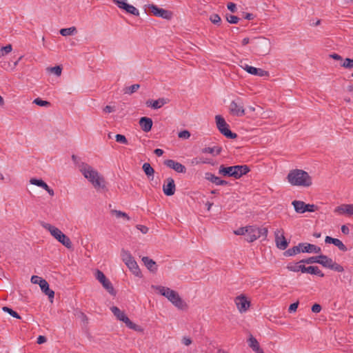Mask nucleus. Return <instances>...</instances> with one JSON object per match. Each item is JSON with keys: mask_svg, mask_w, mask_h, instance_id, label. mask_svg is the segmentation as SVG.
<instances>
[{"mask_svg": "<svg viewBox=\"0 0 353 353\" xmlns=\"http://www.w3.org/2000/svg\"><path fill=\"white\" fill-rule=\"evenodd\" d=\"M81 172L85 179H87L96 189H102L107 190L105 186V181L99 173L94 170L92 166L88 164H83Z\"/></svg>", "mask_w": 353, "mask_h": 353, "instance_id": "f257e3e1", "label": "nucleus"}, {"mask_svg": "<svg viewBox=\"0 0 353 353\" xmlns=\"http://www.w3.org/2000/svg\"><path fill=\"white\" fill-rule=\"evenodd\" d=\"M288 181L293 186L309 187L312 185V177L309 174L300 169L290 171L287 176Z\"/></svg>", "mask_w": 353, "mask_h": 353, "instance_id": "f03ea898", "label": "nucleus"}, {"mask_svg": "<svg viewBox=\"0 0 353 353\" xmlns=\"http://www.w3.org/2000/svg\"><path fill=\"white\" fill-rule=\"evenodd\" d=\"M250 171V167L247 165H236L232 166H225L221 165L219 169V174L228 177H234L236 179H240Z\"/></svg>", "mask_w": 353, "mask_h": 353, "instance_id": "7ed1b4c3", "label": "nucleus"}, {"mask_svg": "<svg viewBox=\"0 0 353 353\" xmlns=\"http://www.w3.org/2000/svg\"><path fill=\"white\" fill-rule=\"evenodd\" d=\"M43 227L48 230L50 232L51 235L63 245L69 249L72 248V244L70 238L63 234L59 228L50 223H45Z\"/></svg>", "mask_w": 353, "mask_h": 353, "instance_id": "20e7f679", "label": "nucleus"}, {"mask_svg": "<svg viewBox=\"0 0 353 353\" xmlns=\"http://www.w3.org/2000/svg\"><path fill=\"white\" fill-rule=\"evenodd\" d=\"M112 312L114 315L117 318L118 320L125 323V325L134 331L137 332H143V328L134 323H133L124 313V312L121 311L118 307L112 306L110 308Z\"/></svg>", "mask_w": 353, "mask_h": 353, "instance_id": "39448f33", "label": "nucleus"}, {"mask_svg": "<svg viewBox=\"0 0 353 353\" xmlns=\"http://www.w3.org/2000/svg\"><path fill=\"white\" fill-rule=\"evenodd\" d=\"M247 230V237L245 238L248 242H253L261 236H263L265 239L268 235V228L265 227L259 228L256 225L246 226Z\"/></svg>", "mask_w": 353, "mask_h": 353, "instance_id": "423d86ee", "label": "nucleus"}, {"mask_svg": "<svg viewBox=\"0 0 353 353\" xmlns=\"http://www.w3.org/2000/svg\"><path fill=\"white\" fill-rule=\"evenodd\" d=\"M215 121L219 131L224 137L230 139H234L237 137V134L230 130L229 125L226 123L225 119L221 115H216L215 117Z\"/></svg>", "mask_w": 353, "mask_h": 353, "instance_id": "0eeeda50", "label": "nucleus"}, {"mask_svg": "<svg viewBox=\"0 0 353 353\" xmlns=\"http://www.w3.org/2000/svg\"><path fill=\"white\" fill-rule=\"evenodd\" d=\"M296 212L303 214L306 212H313L319 209V207L314 204H307L302 201L294 200L292 202Z\"/></svg>", "mask_w": 353, "mask_h": 353, "instance_id": "6e6552de", "label": "nucleus"}, {"mask_svg": "<svg viewBox=\"0 0 353 353\" xmlns=\"http://www.w3.org/2000/svg\"><path fill=\"white\" fill-rule=\"evenodd\" d=\"M96 279L102 284L103 287L111 294L116 295V291L109 281L105 276L103 272L99 270H97L95 273Z\"/></svg>", "mask_w": 353, "mask_h": 353, "instance_id": "1a4fd4ad", "label": "nucleus"}, {"mask_svg": "<svg viewBox=\"0 0 353 353\" xmlns=\"http://www.w3.org/2000/svg\"><path fill=\"white\" fill-rule=\"evenodd\" d=\"M230 112L232 115L236 117H242L245 114V110L241 99L238 98L232 101L230 105Z\"/></svg>", "mask_w": 353, "mask_h": 353, "instance_id": "9d476101", "label": "nucleus"}, {"mask_svg": "<svg viewBox=\"0 0 353 353\" xmlns=\"http://www.w3.org/2000/svg\"><path fill=\"white\" fill-rule=\"evenodd\" d=\"M148 10L154 16L159 17L165 19H170L172 17V12L171 11L159 8L157 6L154 4L149 5Z\"/></svg>", "mask_w": 353, "mask_h": 353, "instance_id": "9b49d317", "label": "nucleus"}, {"mask_svg": "<svg viewBox=\"0 0 353 353\" xmlns=\"http://www.w3.org/2000/svg\"><path fill=\"white\" fill-rule=\"evenodd\" d=\"M283 233L282 229L276 230L274 232L276 245L277 248L281 250H285L288 247L290 243L284 236Z\"/></svg>", "mask_w": 353, "mask_h": 353, "instance_id": "f8f14e48", "label": "nucleus"}, {"mask_svg": "<svg viewBox=\"0 0 353 353\" xmlns=\"http://www.w3.org/2000/svg\"><path fill=\"white\" fill-rule=\"evenodd\" d=\"M168 300L177 308L184 310L188 307L187 303L181 298L179 293L174 290L170 292Z\"/></svg>", "mask_w": 353, "mask_h": 353, "instance_id": "ddd939ff", "label": "nucleus"}, {"mask_svg": "<svg viewBox=\"0 0 353 353\" xmlns=\"http://www.w3.org/2000/svg\"><path fill=\"white\" fill-rule=\"evenodd\" d=\"M241 67L250 74L258 77H269V72L261 68H255L246 63L241 64Z\"/></svg>", "mask_w": 353, "mask_h": 353, "instance_id": "4468645a", "label": "nucleus"}, {"mask_svg": "<svg viewBox=\"0 0 353 353\" xmlns=\"http://www.w3.org/2000/svg\"><path fill=\"white\" fill-rule=\"evenodd\" d=\"M163 191L165 195L170 196L174 194L176 185L174 180L172 177L168 178L163 185Z\"/></svg>", "mask_w": 353, "mask_h": 353, "instance_id": "2eb2a0df", "label": "nucleus"}, {"mask_svg": "<svg viewBox=\"0 0 353 353\" xmlns=\"http://www.w3.org/2000/svg\"><path fill=\"white\" fill-rule=\"evenodd\" d=\"M163 164L169 168L173 169L178 173H185L186 168L181 163L175 161L172 159H166L163 161Z\"/></svg>", "mask_w": 353, "mask_h": 353, "instance_id": "dca6fc26", "label": "nucleus"}, {"mask_svg": "<svg viewBox=\"0 0 353 353\" xmlns=\"http://www.w3.org/2000/svg\"><path fill=\"white\" fill-rule=\"evenodd\" d=\"M235 303L241 312H245L250 305V302L248 301L247 298L243 294L236 298Z\"/></svg>", "mask_w": 353, "mask_h": 353, "instance_id": "f3484780", "label": "nucleus"}, {"mask_svg": "<svg viewBox=\"0 0 353 353\" xmlns=\"http://www.w3.org/2000/svg\"><path fill=\"white\" fill-rule=\"evenodd\" d=\"M169 101L170 100L167 98H159L157 100H148L145 104L148 107H150L154 110H157L168 103Z\"/></svg>", "mask_w": 353, "mask_h": 353, "instance_id": "a211bd4d", "label": "nucleus"}, {"mask_svg": "<svg viewBox=\"0 0 353 353\" xmlns=\"http://www.w3.org/2000/svg\"><path fill=\"white\" fill-rule=\"evenodd\" d=\"M271 48L270 46H252L250 51L256 56H265L270 53Z\"/></svg>", "mask_w": 353, "mask_h": 353, "instance_id": "6ab92c4d", "label": "nucleus"}, {"mask_svg": "<svg viewBox=\"0 0 353 353\" xmlns=\"http://www.w3.org/2000/svg\"><path fill=\"white\" fill-rule=\"evenodd\" d=\"M204 178L216 185H227L229 184L228 181L221 179L211 172H205Z\"/></svg>", "mask_w": 353, "mask_h": 353, "instance_id": "aec40b11", "label": "nucleus"}, {"mask_svg": "<svg viewBox=\"0 0 353 353\" xmlns=\"http://www.w3.org/2000/svg\"><path fill=\"white\" fill-rule=\"evenodd\" d=\"M139 123L143 131L148 132L152 130L153 121L151 118L143 117L139 119Z\"/></svg>", "mask_w": 353, "mask_h": 353, "instance_id": "412c9836", "label": "nucleus"}, {"mask_svg": "<svg viewBox=\"0 0 353 353\" xmlns=\"http://www.w3.org/2000/svg\"><path fill=\"white\" fill-rule=\"evenodd\" d=\"M301 251L303 253H320L321 252V248L316 245L308 243H301Z\"/></svg>", "mask_w": 353, "mask_h": 353, "instance_id": "4be33fe9", "label": "nucleus"}, {"mask_svg": "<svg viewBox=\"0 0 353 353\" xmlns=\"http://www.w3.org/2000/svg\"><path fill=\"white\" fill-rule=\"evenodd\" d=\"M286 268L291 272L301 273H305L306 266L303 263H300V261L296 263H290L287 265Z\"/></svg>", "mask_w": 353, "mask_h": 353, "instance_id": "5701e85b", "label": "nucleus"}, {"mask_svg": "<svg viewBox=\"0 0 353 353\" xmlns=\"http://www.w3.org/2000/svg\"><path fill=\"white\" fill-rule=\"evenodd\" d=\"M325 242L329 244H333L336 246L340 250L343 252H346L347 250V247L343 244V243L336 238H333L329 236H325Z\"/></svg>", "mask_w": 353, "mask_h": 353, "instance_id": "b1692460", "label": "nucleus"}, {"mask_svg": "<svg viewBox=\"0 0 353 353\" xmlns=\"http://www.w3.org/2000/svg\"><path fill=\"white\" fill-rule=\"evenodd\" d=\"M40 282L41 283H39V286L41 291L47 295L50 299H52L54 296V292L50 288L48 283L46 280L43 281H40Z\"/></svg>", "mask_w": 353, "mask_h": 353, "instance_id": "393cba45", "label": "nucleus"}, {"mask_svg": "<svg viewBox=\"0 0 353 353\" xmlns=\"http://www.w3.org/2000/svg\"><path fill=\"white\" fill-rule=\"evenodd\" d=\"M248 345L256 353H264L257 340L251 334L248 340Z\"/></svg>", "mask_w": 353, "mask_h": 353, "instance_id": "a878e982", "label": "nucleus"}, {"mask_svg": "<svg viewBox=\"0 0 353 353\" xmlns=\"http://www.w3.org/2000/svg\"><path fill=\"white\" fill-rule=\"evenodd\" d=\"M141 260L150 272L154 273L157 271L158 265L154 260L150 259L148 256H143Z\"/></svg>", "mask_w": 353, "mask_h": 353, "instance_id": "bb28decb", "label": "nucleus"}, {"mask_svg": "<svg viewBox=\"0 0 353 353\" xmlns=\"http://www.w3.org/2000/svg\"><path fill=\"white\" fill-rule=\"evenodd\" d=\"M131 272L137 276H141V272L136 261L132 259L125 264Z\"/></svg>", "mask_w": 353, "mask_h": 353, "instance_id": "cd10ccee", "label": "nucleus"}, {"mask_svg": "<svg viewBox=\"0 0 353 353\" xmlns=\"http://www.w3.org/2000/svg\"><path fill=\"white\" fill-rule=\"evenodd\" d=\"M300 252H302L301 243H299L298 245H295V246L285 250L283 252V256H286V257L292 256H294Z\"/></svg>", "mask_w": 353, "mask_h": 353, "instance_id": "c85d7f7f", "label": "nucleus"}, {"mask_svg": "<svg viewBox=\"0 0 353 353\" xmlns=\"http://www.w3.org/2000/svg\"><path fill=\"white\" fill-rule=\"evenodd\" d=\"M222 147L221 146H214V147H206L202 149V153L206 154L210 153L213 156H217L221 154L222 152Z\"/></svg>", "mask_w": 353, "mask_h": 353, "instance_id": "c756f323", "label": "nucleus"}, {"mask_svg": "<svg viewBox=\"0 0 353 353\" xmlns=\"http://www.w3.org/2000/svg\"><path fill=\"white\" fill-rule=\"evenodd\" d=\"M305 273L316 275L320 277H323L325 276L324 273L319 268L318 266H308L306 267Z\"/></svg>", "mask_w": 353, "mask_h": 353, "instance_id": "7c9ffc66", "label": "nucleus"}, {"mask_svg": "<svg viewBox=\"0 0 353 353\" xmlns=\"http://www.w3.org/2000/svg\"><path fill=\"white\" fill-rule=\"evenodd\" d=\"M319 259V264L321 265L324 268L330 269L332 263H333V260L324 254H320Z\"/></svg>", "mask_w": 353, "mask_h": 353, "instance_id": "2f4dec72", "label": "nucleus"}, {"mask_svg": "<svg viewBox=\"0 0 353 353\" xmlns=\"http://www.w3.org/2000/svg\"><path fill=\"white\" fill-rule=\"evenodd\" d=\"M271 41L263 36L252 37V44H270Z\"/></svg>", "mask_w": 353, "mask_h": 353, "instance_id": "473e14b6", "label": "nucleus"}, {"mask_svg": "<svg viewBox=\"0 0 353 353\" xmlns=\"http://www.w3.org/2000/svg\"><path fill=\"white\" fill-rule=\"evenodd\" d=\"M142 169L148 179H150V176H152V179H153L154 170L149 163H144Z\"/></svg>", "mask_w": 353, "mask_h": 353, "instance_id": "72a5a7b5", "label": "nucleus"}, {"mask_svg": "<svg viewBox=\"0 0 353 353\" xmlns=\"http://www.w3.org/2000/svg\"><path fill=\"white\" fill-rule=\"evenodd\" d=\"M60 34L62 36L66 37L69 35H72L77 32V28L74 26L68 28H62L60 30Z\"/></svg>", "mask_w": 353, "mask_h": 353, "instance_id": "f704fd0d", "label": "nucleus"}, {"mask_svg": "<svg viewBox=\"0 0 353 353\" xmlns=\"http://www.w3.org/2000/svg\"><path fill=\"white\" fill-rule=\"evenodd\" d=\"M320 255L313 256L306 259H303L300 260V263H303V264H312V263H319Z\"/></svg>", "mask_w": 353, "mask_h": 353, "instance_id": "c9c22d12", "label": "nucleus"}, {"mask_svg": "<svg viewBox=\"0 0 353 353\" xmlns=\"http://www.w3.org/2000/svg\"><path fill=\"white\" fill-rule=\"evenodd\" d=\"M157 290H159V292L161 294V295L166 297L168 299L170 296V292L173 291V290L164 286H157Z\"/></svg>", "mask_w": 353, "mask_h": 353, "instance_id": "e433bc0d", "label": "nucleus"}, {"mask_svg": "<svg viewBox=\"0 0 353 353\" xmlns=\"http://www.w3.org/2000/svg\"><path fill=\"white\" fill-rule=\"evenodd\" d=\"M110 212L112 214L115 215L117 218H123L126 221L130 220V217L124 212L117 210H112Z\"/></svg>", "mask_w": 353, "mask_h": 353, "instance_id": "4c0bfd02", "label": "nucleus"}, {"mask_svg": "<svg viewBox=\"0 0 353 353\" xmlns=\"http://www.w3.org/2000/svg\"><path fill=\"white\" fill-rule=\"evenodd\" d=\"M121 258L125 264L134 259L130 252L128 250H125L124 249H122L121 250Z\"/></svg>", "mask_w": 353, "mask_h": 353, "instance_id": "58836bf2", "label": "nucleus"}, {"mask_svg": "<svg viewBox=\"0 0 353 353\" xmlns=\"http://www.w3.org/2000/svg\"><path fill=\"white\" fill-rule=\"evenodd\" d=\"M2 310L5 312H7L14 318H16L17 319H21V316L16 311L13 310L12 308L9 307L4 306L2 307Z\"/></svg>", "mask_w": 353, "mask_h": 353, "instance_id": "ea45409f", "label": "nucleus"}, {"mask_svg": "<svg viewBox=\"0 0 353 353\" xmlns=\"http://www.w3.org/2000/svg\"><path fill=\"white\" fill-rule=\"evenodd\" d=\"M140 88L139 84H133L130 86L126 87L124 89V93L128 94H132L134 92H137Z\"/></svg>", "mask_w": 353, "mask_h": 353, "instance_id": "a19ab883", "label": "nucleus"}, {"mask_svg": "<svg viewBox=\"0 0 353 353\" xmlns=\"http://www.w3.org/2000/svg\"><path fill=\"white\" fill-rule=\"evenodd\" d=\"M124 10L127 12L130 13L135 16H138L139 14V10L134 6L130 5L128 3L125 5V8H124Z\"/></svg>", "mask_w": 353, "mask_h": 353, "instance_id": "79ce46f5", "label": "nucleus"}, {"mask_svg": "<svg viewBox=\"0 0 353 353\" xmlns=\"http://www.w3.org/2000/svg\"><path fill=\"white\" fill-rule=\"evenodd\" d=\"M341 66L347 69L353 68V59H345L341 63Z\"/></svg>", "mask_w": 353, "mask_h": 353, "instance_id": "37998d69", "label": "nucleus"}, {"mask_svg": "<svg viewBox=\"0 0 353 353\" xmlns=\"http://www.w3.org/2000/svg\"><path fill=\"white\" fill-rule=\"evenodd\" d=\"M341 282H343L345 283H349L350 284L352 281V275L351 272H345L343 274L342 277L341 278Z\"/></svg>", "mask_w": 353, "mask_h": 353, "instance_id": "c03bdc74", "label": "nucleus"}, {"mask_svg": "<svg viewBox=\"0 0 353 353\" xmlns=\"http://www.w3.org/2000/svg\"><path fill=\"white\" fill-rule=\"evenodd\" d=\"M33 103L41 106V107H46L50 105V103L48 101H44L41 99V98H37L33 101Z\"/></svg>", "mask_w": 353, "mask_h": 353, "instance_id": "a18cd8bd", "label": "nucleus"}, {"mask_svg": "<svg viewBox=\"0 0 353 353\" xmlns=\"http://www.w3.org/2000/svg\"><path fill=\"white\" fill-rule=\"evenodd\" d=\"M330 269L337 272H342L344 271L343 267L334 261H333V263H332Z\"/></svg>", "mask_w": 353, "mask_h": 353, "instance_id": "49530a36", "label": "nucleus"}, {"mask_svg": "<svg viewBox=\"0 0 353 353\" xmlns=\"http://www.w3.org/2000/svg\"><path fill=\"white\" fill-rule=\"evenodd\" d=\"M12 46H2L0 48V57L4 56L9 52H10L12 50Z\"/></svg>", "mask_w": 353, "mask_h": 353, "instance_id": "de8ad7c7", "label": "nucleus"}, {"mask_svg": "<svg viewBox=\"0 0 353 353\" xmlns=\"http://www.w3.org/2000/svg\"><path fill=\"white\" fill-rule=\"evenodd\" d=\"M210 21L215 24V25H218L219 26L221 22V17H219V14H212L210 17Z\"/></svg>", "mask_w": 353, "mask_h": 353, "instance_id": "09e8293b", "label": "nucleus"}, {"mask_svg": "<svg viewBox=\"0 0 353 353\" xmlns=\"http://www.w3.org/2000/svg\"><path fill=\"white\" fill-rule=\"evenodd\" d=\"M115 139H116V141L118 142V143L125 144V145L128 144V139L123 134H116L115 135Z\"/></svg>", "mask_w": 353, "mask_h": 353, "instance_id": "8fccbe9b", "label": "nucleus"}, {"mask_svg": "<svg viewBox=\"0 0 353 353\" xmlns=\"http://www.w3.org/2000/svg\"><path fill=\"white\" fill-rule=\"evenodd\" d=\"M226 19L228 23L232 24L238 23L239 21L240 20V19L238 17L232 14H227Z\"/></svg>", "mask_w": 353, "mask_h": 353, "instance_id": "3c124183", "label": "nucleus"}, {"mask_svg": "<svg viewBox=\"0 0 353 353\" xmlns=\"http://www.w3.org/2000/svg\"><path fill=\"white\" fill-rule=\"evenodd\" d=\"M190 136V132L187 130H182L178 133V137L180 139H188Z\"/></svg>", "mask_w": 353, "mask_h": 353, "instance_id": "603ef678", "label": "nucleus"}, {"mask_svg": "<svg viewBox=\"0 0 353 353\" xmlns=\"http://www.w3.org/2000/svg\"><path fill=\"white\" fill-rule=\"evenodd\" d=\"M50 72H53L57 76H60L62 72V67L61 65H56L54 67H51L48 68Z\"/></svg>", "mask_w": 353, "mask_h": 353, "instance_id": "864d4df0", "label": "nucleus"}, {"mask_svg": "<svg viewBox=\"0 0 353 353\" xmlns=\"http://www.w3.org/2000/svg\"><path fill=\"white\" fill-rule=\"evenodd\" d=\"M43 182V181L41 179L32 178L30 180V184L34 185H37L39 187L41 186V184Z\"/></svg>", "mask_w": 353, "mask_h": 353, "instance_id": "5fc2aeb1", "label": "nucleus"}, {"mask_svg": "<svg viewBox=\"0 0 353 353\" xmlns=\"http://www.w3.org/2000/svg\"><path fill=\"white\" fill-rule=\"evenodd\" d=\"M114 3H115L119 8L123 9L125 8V5L128 3L125 2V0H112Z\"/></svg>", "mask_w": 353, "mask_h": 353, "instance_id": "6e6d98bb", "label": "nucleus"}, {"mask_svg": "<svg viewBox=\"0 0 353 353\" xmlns=\"http://www.w3.org/2000/svg\"><path fill=\"white\" fill-rule=\"evenodd\" d=\"M245 230H247L246 227L239 228L234 231V234L236 235H245L247 236L248 231H245Z\"/></svg>", "mask_w": 353, "mask_h": 353, "instance_id": "4d7b16f0", "label": "nucleus"}, {"mask_svg": "<svg viewBox=\"0 0 353 353\" xmlns=\"http://www.w3.org/2000/svg\"><path fill=\"white\" fill-rule=\"evenodd\" d=\"M45 279H43V278L39 276H36V275H33L31 277V282L32 283H34V284H39L41 283L40 281H44Z\"/></svg>", "mask_w": 353, "mask_h": 353, "instance_id": "13d9d810", "label": "nucleus"}, {"mask_svg": "<svg viewBox=\"0 0 353 353\" xmlns=\"http://www.w3.org/2000/svg\"><path fill=\"white\" fill-rule=\"evenodd\" d=\"M322 309V307L320 304L319 303H314L312 307H311V310L312 312L314 313H319L321 312Z\"/></svg>", "mask_w": 353, "mask_h": 353, "instance_id": "bf43d9fd", "label": "nucleus"}, {"mask_svg": "<svg viewBox=\"0 0 353 353\" xmlns=\"http://www.w3.org/2000/svg\"><path fill=\"white\" fill-rule=\"evenodd\" d=\"M298 306H299V302L298 301L290 304V305L289 306V308H288V312L290 313H292V312H296L297 308H298Z\"/></svg>", "mask_w": 353, "mask_h": 353, "instance_id": "052dcab7", "label": "nucleus"}, {"mask_svg": "<svg viewBox=\"0 0 353 353\" xmlns=\"http://www.w3.org/2000/svg\"><path fill=\"white\" fill-rule=\"evenodd\" d=\"M79 317L83 324L87 325L88 323V318L85 313L79 312Z\"/></svg>", "mask_w": 353, "mask_h": 353, "instance_id": "680f3d73", "label": "nucleus"}, {"mask_svg": "<svg viewBox=\"0 0 353 353\" xmlns=\"http://www.w3.org/2000/svg\"><path fill=\"white\" fill-rule=\"evenodd\" d=\"M227 8L232 12H236L237 10L236 4L232 2L228 3Z\"/></svg>", "mask_w": 353, "mask_h": 353, "instance_id": "e2e57ef3", "label": "nucleus"}, {"mask_svg": "<svg viewBox=\"0 0 353 353\" xmlns=\"http://www.w3.org/2000/svg\"><path fill=\"white\" fill-rule=\"evenodd\" d=\"M137 228L140 230L143 234H146L148 232V228L143 225H137Z\"/></svg>", "mask_w": 353, "mask_h": 353, "instance_id": "0e129e2a", "label": "nucleus"}, {"mask_svg": "<svg viewBox=\"0 0 353 353\" xmlns=\"http://www.w3.org/2000/svg\"><path fill=\"white\" fill-rule=\"evenodd\" d=\"M334 212L338 213L339 214H344V204L337 206L334 209Z\"/></svg>", "mask_w": 353, "mask_h": 353, "instance_id": "69168bd1", "label": "nucleus"}, {"mask_svg": "<svg viewBox=\"0 0 353 353\" xmlns=\"http://www.w3.org/2000/svg\"><path fill=\"white\" fill-rule=\"evenodd\" d=\"M47 341V339L45 336L40 335L37 337V343L39 345L43 344L46 343Z\"/></svg>", "mask_w": 353, "mask_h": 353, "instance_id": "338daca9", "label": "nucleus"}, {"mask_svg": "<svg viewBox=\"0 0 353 353\" xmlns=\"http://www.w3.org/2000/svg\"><path fill=\"white\" fill-rule=\"evenodd\" d=\"M192 339L189 337H186V336H184L183 339H182V343L185 345H190L191 343H192Z\"/></svg>", "mask_w": 353, "mask_h": 353, "instance_id": "774afa93", "label": "nucleus"}]
</instances>
